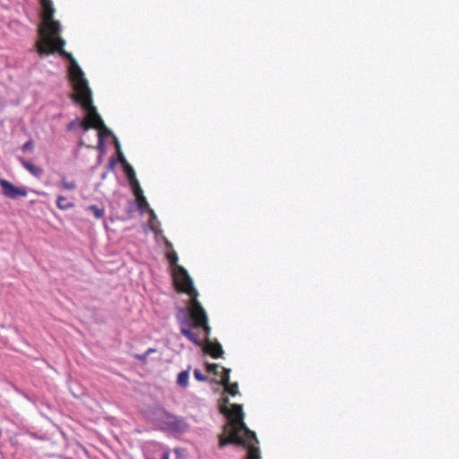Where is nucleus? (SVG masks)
<instances>
[{"label":"nucleus","mask_w":459,"mask_h":459,"mask_svg":"<svg viewBox=\"0 0 459 459\" xmlns=\"http://www.w3.org/2000/svg\"><path fill=\"white\" fill-rule=\"evenodd\" d=\"M0 186L2 187L3 195L10 199H17L20 196H26L28 194L25 186L18 187L4 178H0Z\"/></svg>","instance_id":"nucleus-6"},{"label":"nucleus","mask_w":459,"mask_h":459,"mask_svg":"<svg viewBox=\"0 0 459 459\" xmlns=\"http://www.w3.org/2000/svg\"><path fill=\"white\" fill-rule=\"evenodd\" d=\"M18 160L21 164L34 177L39 178L43 174V169L39 167L35 166L29 160H25L22 157H17Z\"/></svg>","instance_id":"nucleus-10"},{"label":"nucleus","mask_w":459,"mask_h":459,"mask_svg":"<svg viewBox=\"0 0 459 459\" xmlns=\"http://www.w3.org/2000/svg\"><path fill=\"white\" fill-rule=\"evenodd\" d=\"M135 198H136L138 209L141 212L148 211L150 212V214H151V220H150L151 228L152 230H154L153 226L152 225V220L156 219V215L154 213V211L149 207V204H148L146 198L144 197L143 193L139 195H136Z\"/></svg>","instance_id":"nucleus-9"},{"label":"nucleus","mask_w":459,"mask_h":459,"mask_svg":"<svg viewBox=\"0 0 459 459\" xmlns=\"http://www.w3.org/2000/svg\"><path fill=\"white\" fill-rule=\"evenodd\" d=\"M63 186L66 189H74L75 187V184L74 182H66L65 179L63 180Z\"/></svg>","instance_id":"nucleus-21"},{"label":"nucleus","mask_w":459,"mask_h":459,"mask_svg":"<svg viewBox=\"0 0 459 459\" xmlns=\"http://www.w3.org/2000/svg\"><path fill=\"white\" fill-rule=\"evenodd\" d=\"M205 353L209 354L213 359H219L223 354V349L218 342L207 341L201 345Z\"/></svg>","instance_id":"nucleus-8"},{"label":"nucleus","mask_w":459,"mask_h":459,"mask_svg":"<svg viewBox=\"0 0 459 459\" xmlns=\"http://www.w3.org/2000/svg\"><path fill=\"white\" fill-rule=\"evenodd\" d=\"M188 378H189V372L188 370H184L180 372L177 378V383L178 385L182 387H186L188 385Z\"/></svg>","instance_id":"nucleus-12"},{"label":"nucleus","mask_w":459,"mask_h":459,"mask_svg":"<svg viewBox=\"0 0 459 459\" xmlns=\"http://www.w3.org/2000/svg\"><path fill=\"white\" fill-rule=\"evenodd\" d=\"M220 368L221 367L218 364H210V363L206 364V370L209 373H212L214 375H220V372H219Z\"/></svg>","instance_id":"nucleus-18"},{"label":"nucleus","mask_w":459,"mask_h":459,"mask_svg":"<svg viewBox=\"0 0 459 459\" xmlns=\"http://www.w3.org/2000/svg\"><path fill=\"white\" fill-rule=\"evenodd\" d=\"M223 401H224V403H228V402H229V399H228L227 397H224V398H223Z\"/></svg>","instance_id":"nucleus-24"},{"label":"nucleus","mask_w":459,"mask_h":459,"mask_svg":"<svg viewBox=\"0 0 459 459\" xmlns=\"http://www.w3.org/2000/svg\"><path fill=\"white\" fill-rule=\"evenodd\" d=\"M189 297L190 301L188 304V312L190 320L186 317L179 318L178 316L180 324V333L195 345L201 346L203 344V341L197 333L192 331V328H198L199 325H204V323L207 321L208 317L205 310L197 299L198 293Z\"/></svg>","instance_id":"nucleus-4"},{"label":"nucleus","mask_w":459,"mask_h":459,"mask_svg":"<svg viewBox=\"0 0 459 459\" xmlns=\"http://www.w3.org/2000/svg\"><path fill=\"white\" fill-rule=\"evenodd\" d=\"M148 356H149V355H148L146 352H144L143 354H136V355H134V357H135L138 360H140V361H142V362H143V363H144V362H146Z\"/></svg>","instance_id":"nucleus-20"},{"label":"nucleus","mask_w":459,"mask_h":459,"mask_svg":"<svg viewBox=\"0 0 459 459\" xmlns=\"http://www.w3.org/2000/svg\"><path fill=\"white\" fill-rule=\"evenodd\" d=\"M230 369L221 368V384L224 386V389L228 394H230L232 396H235L238 393V383L230 382Z\"/></svg>","instance_id":"nucleus-7"},{"label":"nucleus","mask_w":459,"mask_h":459,"mask_svg":"<svg viewBox=\"0 0 459 459\" xmlns=\"http://www.w3.org/2000/svg\"><path fill=\"white\" fill-rule=\"evenodd\" d=\"M40 22L35 47L41 57L57 53V22L54 19L55 8L51 0H39Z\"/></svg>","instance_id":"nucleus-3"},{"label":"nucleus","mask_w":459,"mask_h":459,"mask_svg":"<svg viewBox=\"0 0 459 459\" xmlns=\"http://www.w3.org/2000/svg\"><path fill=\"white\" fill-rule=\"evenodd\" d=\"M194 376L197 381L205 382L207 380V377L202 374L199 369H195Z\"/></svg>","instance_id":"nucleus-19"},{"label":"nucleus","mask_w":459,"mask_h":459,"mask_svg":"<svg viewBox=\"0 0 459 459\" xmlns=\"http://www.w3.org/2000/svg\"><path fill=\"white\" fill-rule=\"evenodd\" d=\"M169 418L171 420H176L175 417H173V416H169Z\"/></svg>","instance_id":"nucleus-25"},{"label":"nucleus","mask_w":459,"mask_h":459,"mask_svg":"<svg viewBox=\"0 0 459 459\" xmlns=\"http://www.w3.org/2000/svg\"><path fill=\"white\" fill-rule=\"evenodd\" d=\"M22 150L23 152H33L34 151V142L33 140L30 139L29 141H27L22 146Z\"/></svg>","instance_id":"nucleus-17"},{"label":"nucleus","mask_w":459,"mask_h":459,"mask_svg":"<svg viewBox=\"0 0 459 459\" xmlns=\"http://www.w3.org/2000/svg\"><path fill=\"white\" fill-rule=\"evenodd\" d=\"M119 161L124 166V170H125V173H126L128 180L131 181L132 179H134L136 178L135 172H134L133 167L126 161V160L125 159V157L123 156L122 153L119 154Z\"/></svg>","instance_id":"nucleus-11"},{"label":"nucleus","mask_w":459,"mask_h":459,"mask_svg":"<svg viewBox=\"0 0 459 459\" xmlns=\"http://www.w3.org/2000/svg\"><path fill=\"white\" fill-rule=\"evenodd\" d=\"M221 412L228 420L223 432L219 436V446L233 444L247 449V459H261L260 450L256 446L258 440L254 431L248 429L244 422V412L240 404L234 403L230 410L226 405L221 406Z\"/></svg>","instance_id":"nucleus-2"},{"label":"nucleus","mask_w":459,"mask_h":459,"mask_svg":"<svg viewBox=\"0 0 459 459\" xmlns=\"http://www.w3.org/2000/svg\"><path fill=\"white\" fill-rule=\"evenodd\" d=\"M87 210L92 212V213L96 219H101L105 214V211L103 208H100L99 206L94 205V204L90 205L87 208Z\"/></svg>","instance_id":"nucleus-13"},{"label":"nucleus","mask_w":459,"mask_h":459,"mask_svg":"<svg viewBox=\"0 0 459 459\" xmlns=\"http://www.w3.org/2000/svg\"><path fill=\"white\" fill-rule=\"evenodd\" d=\"M65 41L59 37V56L66 58L69 62L67 67L68 77L74 90L71 97L87 112L85 118L78 122V125L83 131H88L90 128L98 129L100 142H101V132L109 133V131L92 103L91 91L82 68L79 66L73 55L65 50ZM76 123L77 121L71 122L68 126V129H71Z\"/></svg>","instance_id":"nucleus-1"},{"label":"nucleus","mask_w":459,"mask_h":459,"mask_svg":"<svg viewBox=\"0 0 459 459\" xmlns=\"http://www.w3.org/2000/svg\"><path fill=\"white\" fill-rule=\"evenodd\" d=\"M198 328H202L204 333V342L210 341L211 327L208 325V320L204 325H199Z\"/></svg>","instance_id":"nucleus-16"},{"label":"nucleus","mask_w":459,"mask_h":459,"mask_svg":"<svg viewBox=\"0 0 459 459\" xmlns=\"http://www.w3.org/2000/svg\"><path fill=\"white\" fill-rule=\"evenodd\" d=\"M129 183L135 196L143 193L136 178L129 181Z\"/></svg>","instance_id":"nucleus-14"},{"label":"nucleus","mask_w":459,"mask_h":459,"mask_svg":"<svg viewBox=\"0 0 459 459\" xmlns=\"http://www.w3.org/2000/svg\"><path fill=\"white\" fill-rule=\"evenodd\" d=\"M172 276L178 292L186 293L188 296L198 293L193 285L191 277L183 266L177 265L176 268L173 269Z\"/></svg>","instance_id":"nucleus-5"},{"label":"nucleus","mask_w":459,"mask_h":459,"mask_svg":"<svg viewBox=\"0 0 459 459\" xmlns=\"http://www.w3.org/2000/svg\"><path fill=\"white\" fill-rule=\"evenodd\" d=\"M61 201H62V197H61V196H59V204H58L59 209H62V208H65V207H66V206H69V205H70V204H63L61 203Z\"/></svg>","instance_id":"nucleus-22"},{"label":"nucleus","mask_w":459,"mask_h":459,"mask_svg":"<svg viewBox=\"0 0 459 459\" xmlns=\"http://www.w3.org/2000/svg\"><path fill=\"white\" fill-rule=\"evenodd\" d=\"M166 257H167L168 261L170 263V264L174 266V268H176V266L178 265V257L175 251L168 253L166 255Z\"/></svg>","instance_id":"nucleus-15"},{"label":"nucleus","mask_w":459,"mask_h":459,"mask_svg":"<svg viewBox=\"0 0 459 459\" xmlns=\"http://www.w3.org/2000/svg\"><path fill=\"white\" fill-rule=\"evenodd\" d=\"M156 351H157V350H156V349H154V348H149L145 352H146L148 355H150L151 353H152V352H156Z\"/></svg>","instance_id":"nucleus-23"}]
</instances>
